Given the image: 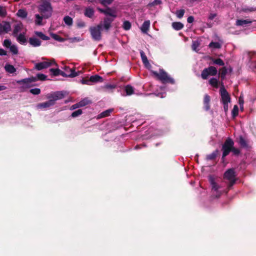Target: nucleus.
Instances as JSON below:
<instances>
[{
    "mask_svg": "<svg viewBox=\"0 0 256 256\" xmlns=\"http://www.w3.org/2000/svg\"><path fill=\"white\" fill-rule=\"evenodd\" d=\"M256 10V8H252H252L244 7V8H242L241 10L242 12H246V13L254 12Z\"/></svg>",
    "mask_w": 256,
    "mask_h": 256,
    "instance_id": "49530a36",
    "label": "nucleus"
},
{
    "mask_svg": "<svg viewBox=\"0 0 256 256\" xmlns=\"http://www.w3.org/2000/svg\"><path fill=\"white\" fill-rule=\"evenodd\" d=\"M132 25L129 21L125 20L123 23L122 28L124 30H128L131 28Z\"/></svg>",
    "mask_w": 256,
    "mask_h": 256,
    "instance_id": "c03bdc74",
    "label": "nucleus"
},
{
    "mask_svg": "<svg viewBox=\"0 0 256 256\" xmlns=\"http://www.w3.org/2000/svg\"><path fill=\"white\" fill-rule=\"evenodd\" d=\"M90 78V82H102L103 81L102 78L98 74L92 76Z\"/></svg>",
    "mask_w": 256,
    "mask_h": 256,
    "instance_id": "bb28decb",
    "label": "nucleus"
},
{
    "mask_svg": "<svg viewBox=\"0 0 256 256\" xmlns=\"http://www.w3.org/2000/svg\"><path fill=\"white\" fill-rule=\"evenodd\" d=\"M81 83L83 84H87V85H90L91 82L90 80V78H83L80 80Z\"/></svg>",
    "mask_w": 256,
    "mask_h": 256,
    "instance_id": "4d7b16f0",
    "label": "nucleus"
},
{
    "mask_svg": "<svg viewBox=\"0 0 256 256\" xmlns=\"http://www.w3.org/2000/svg\"><path fill=\"white\" fill-rule=\"evenodd\" d=\"M102 24L101 22L95 26H90L89 28L92 38L96 41H100L102 39L101 30H102Z\"/></svg>",
    "mask_w": 256,
    "mask_h": 256,
    "instance_id": "0eeeda50",
    "label": "nucleus"
},
{
    "mask_svg": "<svg viewBox=\"0 0 256 256\" xmlns=\"http://www.w3.org/2000/svg\"><path fill=\"white\" fill-rule=\"evenodd\" d=\"M36 82V79L34 76H31L28 78H24L16 82L17 84H23L22 86V89L28 88L32 86H34L32 83Z\"/></svg>",
    "mask_w": 256,
    "mask_h": 256,
    "instance_id": "1a4fd4ad",
    "label": "nucleus"
},
{
    "mask_svg": "<svg viewBox=\"0 0 256 256\" xmlns=\"http://www.w3.org/2000/svg\"><path fill=\"white\" fill-rule=\"evenodd\" d=\"M7 14L6 9L4 7L0 6V16L4 18Z\"/></svg>",
    "mask_w": 256,
    "mask_h": 256,
    "instance_id": "3c124183",
    "label": "nucleus"
},
{
    "mask_svg": "<svg viewBox=\"0 0 256 256\" xmlns=\"http://www.w3.org/2000/svg\"><path fill=\"white\" fill-rule=\"evenodd\" d=\"M210 48H221V44L218 42H212L209 44Z\"/></svg>",
    "mask_w": 256,
    "mask_h": 256,
    "instance_id": "79ce46f5",
    "label": "nucleus"
},
{
    "mask_svg": "<svg viewBox=\"0 0 256 256\" xmlns=\"http://www.w3.org/2000/svg\"><path fill=\"white\" fill-rule=\"evenodd\" d=\"M22 26L19 24L15 25L13 30V34L16 36L22 30Z\"/></svg>",
    "mask_w": 256,
    "mask_h": 256,
    "instance_id": "ea45409f",
    "label": "nucleus"
},
{
    "mask_svg": "<svg viewBox=\"0 0 256 256\" xmlns=\"http://www.w3.org/2000/svg\"><path fill=\"white\" fill-rule=\"evenodd\" d=\"M114 18L106 17L104 19V24L102 26L104 28L108 31L111 27V24L114 21Z\"/></svg>",
    "mask_w": 256,
    "mask_h": 256,
    "instance_id": "4468645a",
    "label": "nucleus"
},
{
    "mask_svg": "<svg viewBox=\"0 0 256 256\" xmlns=\"http://www.w3.org/2000/svg\"><path fill=\"white\" fill-rule=\"evenodd\" d=\"M231 152H232L233 155L235 156H238L240 154V149L236 148L234 146Z\"/></svg>",
    "mask_w": 256,
    "mask_h": 256,
    "instance_id": "864d4df0",
    "label": "nucleus"
},
{
    "mask_svg": "<svg viewBox=\"0 0 256 256\" xmlns=\"http://www.w3.org/2000/svg\"><path fill=\"white\" fill-rule=\"evenodd\" d=\"M34 34L40 38L42 40H48L50 39V37L48 36H46L44 34L41 32H38V31H35Z\"/></svg>",
    "mask_w": 256,
    "mask_h": 256,
    "instance_id": "c756f323",
    "label": "nucleus"
},
{
    "mask_svg": "<svg viewBox=\"0 0 256 256\" xmlns=\"http://www.w3.org/2000/svg\"><path fill=\"white\" fill-rule=\"evenodd\" d=\"M208 83L212 86L217 88H218V84L220 82L217 78H212L208 80Z\"/></svg>",
    "mask_w": 256,
    "mask_h": 256,
    "instance_id": "5701e85b",
    "label": "nucleus"
},
{
    "mask_svg": "<svg viewBox=\"0 0 256 256\" xmlns=\"http://www.w3.org/2000/svg\"><path fill=\"white\" fill-rule=\"evenodd\" d=\"M234 144V140L230 138H228L222 146V160L224 162L226 156H228L232 152V148Z\"/></svg>",
    "mask_w": 256,
    "mask_h": 256,
    "instance_id": "39448f33",
    "label": "nucleus"
},
{
    "mask_svg": "<svg viewBox=\"0 0 256 256\" xmlns=\"http://www.w3.org/2000/svg\"><path fill=\"white\" fill-rule=\"evenodd\" d=\"M50 71L52 73L53 76H58L60 75L61 70L59 68H50Z\"/></svg>",
    "mask_w": 256,
    "mask_h": 256,
    "instance_id": "a18cd8bd",
    "label": "nucleus"
},
{
    "mask_svg": "<svg viewBox=\"0 0 256 256\" xmlns=\"http://www.w3.org/2000/svg\"><path fill=\"white\" fill-rule=\"evenodd\" d=\"M227 72L228 70L225 66L219 69V76L222 82L224 80Z\"/></svg>",
    "mask_w": 256,
    "mask_h": 256,
    "instance_id": "4be33fe9",
    "label": "nucleus"
},
{
    "mask_svg": "<svg viewBox=\"0 0 256 256\" xmlns=\"http://www.w3.org/2000/svg\"><path fill=\"white\" fill-rule=\"evenodd\" d=\"M92 103V101L88 98H85L79 102V106L81 107L86 106Z\"/></svg>",
    "mask_w": 256,
    "mask_h": 256,
    "instance_id": "c85d7f7f",
    "label": "nucleus"
},
{
    "mask_svg": "<svg viewBox=\"0 0 256 256\" xmlns=\"http://www.w3.org/2000/svg\"><path fill=\"white\" fill-rule=\"evenodd\" d=\"M7 52L2 48H0V56H6Z\"/></svg>",
    "mask_w": 256,
    "mask_h": 256,
    "instance_id": "0e129e2a",
    "label": "nucleus"
},
{
    "mask_svg": "<svg viewBox=\"0 0 256 256\" xmlns=\"http://www.w3.org/2000/svg\"><path fill=\"white\" fill-rule=\"evenodd\" d=\"M30 92L34 95H38L40 93V90L38 88L30 89Z\"/></svg>",
    "mask_w": 256,
    "mask_h": 256,
    "instance_id": "6e6d98bb",
    "label": "nucleus"
},
{
    "mask_svg": "<svg viewBox=\"0 0 256 256\" xmlns=\"http://www.w3.org/2000/svg\"><path fill=\"white\" fill-rule=\"evenodd\" d=\"M64 69L65 71L70 70V73H66V72L61 70L60 75L64 77L74 78L78 75L79 72H76L74 68H70L68 66H65Z\"/></svg>",
    "mask_w": 256,
    "mask_h": 256,
    "instance_id": "f8f14e48",
    "label": "nucleus"
},
{
    "mask_svg": "<svg viewBox=\"0 0 256 256\" xmlns=\"http://www.w3.org/2000/svg\"><path fill=\"white\" fill-rule=\"evenodd\" d=\"M76 25L78 28H81L84 27L86 26V24L84 21L80 20L77 22Z\"/></svg>",
    "mask_w": 256,
    "mask_h": 256,
    "instance_id": "bf43d9fd",
    "label": "nucleus"
},
{
    "mask_svg": "<svg viewBox=\"0 0 256 256\" xmlns=\"http://www.w3.org/2000/svg\"><path fill=\"white\" fill-rule=\"evenodd\" d=\"M18 41L21 44H25L26 42V39L24 35L22 34H20L17 38Z\"/></svg>",
    "mask_w": 256,
    "mask_h": 256,
    "instance_id": "c9c22d12",
    "label": "nucleus"
},
{
    "mask_svg": "<svg viewBox=\"0 0 256 256\" xmlns=\"http://www.w3.org/2000/svg\"><path fill=\"white\" fill-rule=\"evenodd\" d=\"M198 46V44L196 42H194L192 45V48L195 50L196 47Z\"/></svg>",
    "mask_w": 256,
    "mask_h": 256,
    "instance_id": "774afa93",
    "label": "nucleus"
},
{
    "mask_svg": "<svg viewBox=\"0 0 256 256\" xmlns=\"http://www.w3.org/2000/svg\"><path fill=\"white\" fill-rule=\"evenodd\" d=\"M150 26V20H146L142 24L140 30L142 32L144 33H146L148 30Z\"/></svg>",
    "mask_w": 256,
    "mask_h": 256,
    "instance_id": "412c9836",
    "label": "nucleus"
},
{
    "mask_svg": "<svg viewBox=\"0 0 256 256\" xmlns=\"http://www.w3.org/2000/svg\"><path fill=\"white\" fill-rule=\"evenodd\" d=\"M172 28L176 30H179L183 28L184 26L180 22H173L172 24Z\"/></svg>",
    "mask_w": 256,
    "mask_h": 256,
    "instance_id": "a878e982",
    "label": "nucleus"
},
{
    "mask_svg": "<svg viewBox=\"0 0 256 256\" xmlns=\"http://www.w3.org/2000/svg\"><path fill=\"white\" fill-rule=\"evenodd\" d=\"M236 174L234 168H231L227 170L224 174V178L228 180L229 183L228 186L229 190L236 182Z\"/></svg>",
    "mask_w": 256,
    "mask_h": 256,
    "instance_id": "423d86ee",
    "label": "nucleus"
},
{
    "mask_svg": "<svg viewBox=\"0 0 256 256\" xmlns=\"http://www.w3.org/2000/svg\"><path fill=\"white\" fill-rule=\"evenodd\" d=\"M238 102L240 106L244 105V100L243 98L240 96L239 98Z\"/></svg>",
    "mask_w": 256,
    "mask_h": 256,
    "instance_id": "69168bd1",
    "label": "nucleus"
},
{
    "mask_svg": "<svg viewBox=\"0 0 256 256\" xmlns=\"http://www.w3.org/2000/svg\"><path fill=\"white\" fill-rule=\"evenodd\" d=\"M250 23L252 22L248 20H238L236 21V24L240 26H246Z\"/></svg>",
    "mask_w": 256,
    "mask_h": 256,
    "instance_id": "2f4dec72",
    "label": "nucleus"
},
{
    "mask_svg": "<svg viewBox=\"0 0 256 256\" xmlns=\"http://www.w3.org/2000/svg\"><path fill=\"white\" fill-rule=\"evenodd\" d=\"M36 79V81L38 80H40L42 81L45 80L46 79V76L42 74H36V76L35 77Z\"/></svg>",
    "mask_w": 256,
    "mask_h": 256,
    "instance_id": "09e8293b",
    "label": "nucleus"
},
{
    "mask_svg": "<svg viewBox=\"0 0 256 256\" xmlns=\"http://www.w3.org/2000/svg\"><path fill=\"white\" fill-rule=\"evenodd\" d=\"M38 12L44 18L47 19L50 18L52 14V8L50 2L48 0H45L39 6Z\"/></svg>",
    "mask_w": 256,
    "mask_h": 256,
    "instance_id": "7ed1b4c3",
    "label": "nucleus"
},
{
    "mask_svg": "<svg viewBox=\"0 0 256 256\" xmlns=\"http://www.w3.org/2000/svg\"><path fill=\"white\" fill-rule=\"evenodd\" d=\"M11 30V26L8 22H2L0 23V35L2 33H8Z\"/></svg>",
    "mask_w": 256,
    "mask_h": 256,
    "instance_id": "ddd939ff",
    "label": "nucleus"
},
{
    "mask_svg": "<svg viewBox=\"0 0 256 256\" xmlns=\"http://www.w3.org/2000/svg\"><path fill=\"white\" fill-rule=\"evenodd\" d=\"M162 4L161 0H154L152 2L149 3L148 6L150 8L154 7L156 6Z\"/></svg>",
    "mask_w": 256,
    "mask_h": 256,
    "instance_id": "37998d69",
    "label": "nucleus"
},
{
    "mask_svg": "<svg viewBox=\"0 0 256 256\" xmlns=\"http://www.w3.org/2000/svg\"><path fill=\"white\" fill-rule=\"evenodd\" d=\"M82 114V110L80 109H78V110L74 112L72 114L71 116L72 118H76V117H77V116H79L80 115Z\"/></svg>",
    "mask_w": 256,
    "mask_h": 256,
    "instance_id": "603ef678",
    "label": "nucleus"
},
{
    "mask_svg": "<svg viewBox=\"0 0 256 256\" xmlns=\"http://www.w3.org/2000/svg\"><path fill=\"white\" fill-rule=\"evenodd\" d=\"M228 103H222L224 105V109L225 112H227L228 110Z\"/></svg>",
    "mask_w": 256,
    "mask_h": 256,
    "instance_id": "052dcab7",
    "label": "nucleus"
},
{
    "mask_svg": "<svg viewBox=\"0 0 256 256\" xmlns=\"http://www.w3.org/2000/svg\"><path fill=\"white\" fill-rule=\"evenodd\" d=\"M64 97V93L62 91H57L52 94H48L46 98L48 100L39 103L37 108L40 109H44L50 108L56 104L57 100H61Z\"/></svg>",
    "mask_w": 256,
    "mask_h": 256,
    "instance_id": "f257e3e1",
    "label": "nucleus"
},
{
    "mask_svg": "<svg viewBox=\"0 0 256 256\" xmlns=\"http://www.w3.org/2000/svg\"><path fill=\"white\" fill-rule=\"evenodd\" d=\"M238 114V108L237 105H234L232 112V115L233 118H236Z\"/></svg>",
    "mask_w": 256,
    "mask_h": 256,
    "instance_id": "a19ab883",
    "label": "nucleus"
},
{
    "mask_svg": "<svg viewBox=\"0 0 256 256\" xmlns=\"http://www.w3.org/2000/svg\"><path fill=\"white\" fill-rule=\"evenodd\" d=\"M248 56L249 58V62H252V64L250 66L251 67L256 68V64H253L252 58L256 56V52H248Z\"/></svg>",
    "mask_w": 256,
    "mask_h": 256,
    "instance_id": "b1692460",
    "label": "nucleus"
},
{
    "mask_svg": "<svg viewBox=\"0 0 256 256\" xmlns=\"http://www.w3.org/2000/svg\"><path fill=\"white\" fill-rule=\"evenodd\" d=\"M79 102L72 105L71 107L72 109H76L78 108H80V106H79Z\"/></svg>",
    "mask_w": 256,
    "mask_h": 256,
    "instance_id": "338daca9",
    "label": "nucleus"
},
{
    "mask_svg": "<svg viewBox=\"0 0 256 256\" xmlns=\"http://www.w3.org/2000/svg\"><path fill=\"white\" fill-rule=\"evenodd\" d=\"M212 62L213 64H217L220 66H224V61L220 58H212Z\"/></svg>",
    "mask_w": 256,
    "mask_h": 256,
    "instance_id": "e433bc0d",
    "label": "nucleus"
},
{
    "mask_svg": "<svg viewBox=\"0 0 256 256\" xmlns=\"http://www.w3.org/2000/svg\"><path fill=\"white\" fill-rule=\"evenodd\" d=\"M4 68L7 72L10 74H13L16 72V68L12 65L10 64H6Z\"/></svg>",
    "mask_w": 256,
    "mask_h": 256,
    "instance_id": "473e14b6",
    "label": "nucleus"
},
{
    "mask_svg": "<svg viewBox=\"0 0 256 256\" xmlns=\"http://www.w3.org/2000/svg\"><path fill=\"white\" fill-rule=\"evenodd\" d=\"M208 181L212 188L213 197L218 198H220L223 193L228 192V190L225 191L223 188L222 186L219 184L213 176H208Z\"/></svg>",
    "mask_w": 256,
    "mask_h": 256,
    "instance_id": "f03ea898",
    "label": "nucleus"
},
{
    "mask_svg": "<svg viewBox=\"0 0 256 256\" xmlns=\"http://www.w3.org/2000/svg\"><path fill=\"white\" fill-rule=\"evenodd\" d=\"M194 21V18L193 16H190L187 18V22L188 23H192Z\"/></svg>",
    "mask_w": 256,
    "mask_h": 256,
    "instance_id": "680f3d73",
    "label": "nucleus"
},
{
    "mask_svg": "<svg viewBox=\"0 0 256 256\" xmlns=\"http://www.w3.org/2000/svg\"><path fill=\"white\" fill-rule=\"evenodd\" d=\"M216 13H211L208 16V19L212 20L215 17H216Z\"/></svg>",
    "mask_w": 256,
    "mask_h": 256,
    "instance_id": "e2e57ef3",
    "label": "nucleus"
},
{
    "mask_svg": "<svg viewBox=\"0 0 256 256\" xmlns=\"http://www.w3.org/2000/svg\"><path fill=\"white\" fill-rule=\"evenodd\" d=\"M52 64L57 65L54 60L50 62H42L36 63L34 66V68L38 70H41L50 66Z\"/></svg>",
    "mask_w": 256,
    "mask_h": 256,
    "instance_id": "9b49d317",
    "label": "nucleus"
},
{
    "mask_svg": "<svg viewBox=\"0 0 256 256\" xmlns=\"http://www.w3.org/2000/svg\"><path fill=\"white\" fill-rule=\"evenodd\" d=\"M151 72L153 75L163 84H174L175 82L174 79L170 77L163 69H160L159 72L154 70Z\"/></svg>",
    "mask_w": 256,
    "mask_h": 256,
    "instance_id": "20e7f679",
    "label": "nucleus"
},
{
    "mask_svg": "<svg viewBox=\"0 0 256 256\" xmlns=\"http://www.w3.org/2000/svg\"><path fill=\"white\" fill-rule=\"evenodd\" d=\"M11 44V41L8 39L4 40L3 42V46L7 48H10L12 46Z\"/></svg>",
    "mask_w": 256,
    "mask_h": 256,
    "instance_id": "13d9d810",
    "label": "nucleus"
},
{
    "mask_svg": "<svg viewBox=\"0 0 256 256\" xmlns=\"http://www.w3.org/2000/svg\"><path fill=\"white\" fill-rule=\"evenodd\" d=\"M140 52L144 64L146 68H149L150 67H151V65L149 63L145 53L142 50H140Z\"/></svg>",
    "mask_w": 256,
    "mask_h": 256,
    "instance_id": "dca6fc26",
    "label": "nucleus"
},
{
    "mask_svg": "<svg viewBox=\"0 0 256 256\" xmlns=\"http://www.w3.org/2000/svg\"><path fill=\"white\" fill-rule=\"evenodd\" d=\"M50 36L54 40H57L58 42H64L65 41V39L64 38H62L61 36H60L59 35H58L57 34L52 33L50 34Z\"/></svg>",
    "mask_w": 256,
    "mask_h": 256,
    "instance_id": "4c0bfd02",
    "label": "nucleus"
},
{
    "mask_svg": "<svg viewBox=\"0 0 256 256\" xmlns=\"http://www.w3.org/2000/svg\"><path fill=\"white\" fill-rule=\"evenodd\" d=\"M220 94L221 96V102L222 103H227L230 102V97L224 88V84L222 82H221V86L220 90Z\"/></svg>",
    "mask_w": 256,
    "mask_h": 256,
    "instance_id": "9d476101",
    "label": "nucleus"
},
{
    "mask_svg": "<svg viewBox=\"0 0 256 256\" xmlns=\"http://www.w3.org/2000/svg\"><path fill=\"white\" fill-rule=\"evenodd\" d=\"M219 154V150H216L212 154H208L206 157L207 160H214Z\"/></svg>",
    "mask_w": 256,
    "mask_h": 256,
    "instance_id": "393cba45",
    "label": "nucleus"
},
{
    "mask_svg": "<svg viewBox=\"0 0 256 256\" xmlns=\"http://www.w3.org/2000/svg\"><path fill=\"white\" fill-rule=\"evenodd\" d=\"M105 15L110 16L112 18H116L117 16L115 8L107 7L105 9Z\"/></svg>",
    "mask_w": 256,
    "mask_h": 256,
    "instance_id": "f3484780",
    "label": "nucleus"
},
{
    "mask_svg": "<svg viewBox=\"0 0 256 256\" xmlns=\"http://www.w3.org/2000/svg\"><path fill=\"white\" fill-rule=\"evenodd\" d=\"M112 109H108L105 111L102 112L98 116V118H100L108 116L112 112Z\"/></svg>",
    "mask_w": 256,
    "mask_h": 256,
    "instance_id": "7c9ffc66",
    "label": "nucleus"
},
{
    "mask_svg": "<svg viewBox=\"0 0 256 256\" xmlns=\"http://www.w3.org/2000/svg\"><path fill=\"white\" fill-rule=\"evenodd\" d=\"M94 14V10L93 8L88 6L85 8L84 15L88 18H92Z\"/></svg>",
    "mask_w": 256,
    "mask_h": 256,
    "instance_id": "a211bd4d",
    "label": "nucleus"
},
{
    "mask_svg": "<svg viewBox=\"0 0 256 256\" xmlns=\"http://www.w3.org/2000/svg\"><path fill=\"white\" fill-rule=\"evenodd\" d=\"M10 51L14 54H18V49L16 46L12 45L10 48Z\"/></svg>",
    "mask_w": 256,
    "mask_h": 256,
    "instance_id": "5fc2aeb1",
    "label": "nucleus"
},
{
    "mask_svg": "<svg viewBox=\"0 0 256 256\" xmlns=\"http://www.w3.org/2000/svg\"><path fill=\"white\" fill-rule=\"evenodd\" d=\"M184 12H185L184 10L181 9V10H176V16L178 18H181L183 17V16L184 14Z\"/></svg>",
    "mask_w": 256,
    "mask_h": 256,
    "instance_id": "8fccbe9b",
    "label": "nucleus"
},
{
    "mask_svg": "<svg viewBox=\"0 0 256 256\" xmlns=\"http://www.w3.org/2000/svg\"><path fill=\"white\" fill-rule=\"evenodd\" d=\"M35 17L36 18V20H35L36 24L38 26L42 25V20L43 18H44L43 16H40L38 14H36L35 15Z\"/></svg>",
    "mask_w": 256,
    "mask_h": 256,
    "instance_id": "f704fd0d",
    "label": "nucleus"
},
{
    "mask_svg": "<svg viewBox=\"0 0 256 256\" xmlns=\"http://www.w3.org/2000/svg\"><path fill=\"white\" fill-rule=\"evenodd\" d=\"M238 142L240 146L242 148H250L248 142L242 136H240L238 137Z\"/></svg>",
    "mask_w": 256,
    "mask_h": 256,
    "instance_id": "6ab92c4d",
    "label": "nucleus"
},
{
    "mask_svg": "<svg viewBox=\"0 0 256 256\" xmlns=\"http://www.w3.org/2000/svg\"><path fill=\"white\" fill-rule=\"evenodd\" d=\"M218 74V70L216 67L210 66L204 68L201 73V77L203 80H206L209 76H215Z\"/></svg>",
    "mask_w": 256,
    "mask_h": 256,
    "instance_id": "6e6552de",
    "label": "nucleus"
},
{
    "mask_svg": "<svg viewBox=\"0 0 256 256\" xmlns=\"http://www.w3.org/2000/svg\"><path fill=\"white\" fill-rule=\"evenodd\" d=\"M64 23L68 26H70L72 24V22H73L72 18L69 16H64Z\"/></svg>",
    "mask_w": 256,
    "mask_h": 256,
    "instance_id": "58836bf2",
    "label": "nucleus"
},
{
    "mask_svg": "<svg viewBox=\"0 0 256 256\" xmlns=\"http://www.w3.org/2000/svg\"><path fill=\"white\" fill-rule=\"evenodd\" d=\"M16 15L20 18H24L27 16L28 13L26 10L24 9H20L18 10Z\"/></svg>",
    "mask_w": 256,
    "mask_h": 256,
    "instance_id": "72a5a7b5",
    "label": "nucleus"
},
{
    "mask_svg": "<svg viewBox=\"0 0 256 256\" xmlns=\"http://www.w3.org/2000/svg\"><path fill=\"white\" fill-rule=\"evenodd\" d=\"M114 1V0H100L99 2L102 6H106L110 4Z\"/></svg>",
    "mask_w": 256,
    "mask_h": 256,
    "instance_id": "de8ad7c7",
    "label": "nucleus"
},
{
    "mask_svg": "<svg viewBox=\"0 0 256 256\" xmlns=\"http://www.w3.org/2000/svg\"><path fill=\"white\" fill-rule=\"evenodd\" d=\"M210 97L208 94H206L204 96V108L206 111L210 109Z\"/></svg>",
    "mask_w": 256,
    "mask_h": 256,
    "instance_id": "2eb2a0df",
    "label": "nucleus"
},
{
    "mask_svg": "<svg viewBox=\"0 0 256 256\" xmlns=\"http://www.w3.org/2000/svg\"><path fill=\"white\" fill-rule=\"evenodd\" d=\"M124 90L128 96H130L134 94V88L130 84L125 86Z\"/></svg>",
    "mask_w": 256,
    "mask_h": 256,
    "instance_id": "cd10ccee",
    "label": "nucleus"
},
{
    "mask_svg": "<svg viewBox=\"0 0 256 256\" xmlns=\"http://www.w3.org/2000/svg\"><path fill=\"white\" fill-rule=\"evenodd\" d=\"M28 42L34 47L39 46L41 45V41L34 37L30 38Z\"/></svg>",
    "mask_w": 256,
    "mask_h": 256,
    "instance_id": "aec40b11",
    "label": "nucleus"
}]
</instances>
